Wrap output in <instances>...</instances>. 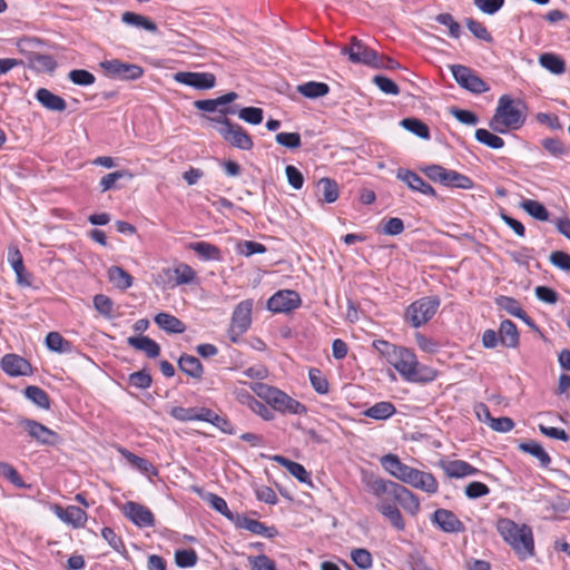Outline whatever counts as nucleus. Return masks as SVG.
<instances>
[{
  "instance_id": "1",
  "label": "nucleus",
  "mask_w": 570,
  "mask_h": 570,
  "mask_svg": "<svg viewBox=\"0 0 570 570\" xmlns=\"http://www.w3.org/2000/svg\"><path fill=\"white\" fill-rule=\"evenodd\" d=\"M363 483L366 490L375 498L387 495L395 503H399L406 512L415 515L420 510V500L405 487L390 480H384L373 474H365Z\"/></svg>"
},
{
  "instance_id": "2",
  "label": "nucleus",
  "mask_w": 570,
  "mask_h": 570,
  "mask_svg": "<svg viewBox=\"0 0 570 570\" xmlns=\"http://www.w3.org/2000/svg\"><path fill=\"white\" fill-rule=\"evenodd\" d=\"M373 347L407 381H419L417 360L415 354L405 347L396 346L387 341L376 340Z\"/></svg>"
},
{
  "instance_id": "3",
  "label": "nucleus",
  "mask_w": 570,
  "mask_h": 570,
  "mask_svg": "<svg viewBox=\"0 0 570 570\" xmlns=\"http://www.w3.org/2000/svg\"><path fill=\"white\" fill-rule=\"evenodd\" d=\"M497 530L521 558H527L534 552V542L530 527L519 525L508 518H502L497 523Z\"/></svg>"
},
{
  "instance_id": "4",
  "label": "nucleus",
  "mask_w": 570,
  "mask_h": 570,
  "mask_svg": "<svg viewBox=\"0 0 570 570\" xmlns=\"http://www.w3.org/2000/svg\"><path fill=\"white\" fill-rule=\"evenodd\" d=\"M525 121L522 110L513 99L503 95L498 101L495 112L489 121V127L498 134H505L510 129H519Z\"/></svg>"
},
{
  "instance_id": "5",
  "label": "nucleus",
  "mask_w": 570,
  "mask_h": 570,
  "mask_svg": "<svg viewBox=\"0 0 570 570\" xmlns=\"http://www.w3.org/2000/svg\"><path fill=\"white\" fill-rule=\"evenodd\" d=\"M219 114V116L213 117L210 120L220 125L217 128L220 136L236 148L242 150L252 149L254 144L250 136L239 125L232 124L226 118V115L235 114L234 108H222Z\"/></svg>"
},
{
  "instance_id": "6",
  "label": "nucleus",
  "mask_w": 570,
  "mask_h": 570,
  "mask_svg": "<svg viewBox=\"0 0 570 570\" xmlns=\"http://www.w3.org/2000/svg\"><path fill=\"white\" fill-rule=\"evenodd\" d=\"M440 299L435 296H426L413 302L405 312V318L413 327H420L428 323L436 313Z\"/></svg>"
},
{
  "instance_id": "7",
  "label": "nucleus",
  "mask_w": 570,
  "mask_h": 570,
  "mask_svg": "<svg viewBox=\"0 0 570 570\" xmlns=\"http://www.w3.org/2000/svg\"><path fill=\"white\" fill-rule=\"evenodd\" d=\"M341 55L347 56L352 63L364 65L373 68L377 66V51L370 48L356 37H351V45L341 48Z\"/></svg>"
},
{
  "instance_id": "8",
  "label": "nucleus",
  "mask_w": 570,
  "mask_h": 570,
  "mask_svg": "<svg viewBox=\"0 0 570 570\" xmlns=\"http://www.w3.org/2000/svg\"><path fill=\"white\" fill-rule=\"evenodd\" d=\"M450 69L455 81L465 90L473 94H483L490 90L488 83L471 68L463 65H452Z\"/></svg>"
},
{
  "instance_id": "9",
  "label": "nucleus",
  "mask_w": 570,
  "mask_h": 570,
  "mask_svg": "<svg viewBox=\"0 0 570 570\" xmlns=\"http://www.w3.org/2000/svg\"><path fill=\"white\" fill-rule=\"evenodd\" d=\"M100 67L108 77L119 80H136L144 73V69L140 66L122 62L119 59L104 60L100 62Z\"/></svg>"
},
{
  "instance_id": "10",
  "label": "nucleus",
  "mask_w": 570,
  "mask_h": 570,
  "mask_svg": "<svg viewBox=\"0 0 570 570\" xmlns=\"http://www.w3.org/2000/svg\"><path fill=\"white\" fill-rule=\"evenodd\" d=\"M403 472L404 474L400 481L428 493H435L438 491V481L431 473L420 471L409 465Z\"/></svg>"
},
{
  "instance_id": "11",
  "label": "nucleus",
  "mask_w": 570,
  "mask_h": 570,
  "mask_svg": "<svg viewBox=\"0 0 570 570\" xmlns=\"http://www.w3.org/2000/svg\"><path fill=\"white\" fill-rule=\"evenodd\" d=\"M19 425L28 432L30 438L41 444L56 445L60 442L58 433L35 420L22 419L19 421Z\"/></svg>"
},
{
  "instance_id": "12",
  "label": "nucleus",
  "mask_w": 570,
  "mask_h": 570,
  "mask_svg": "<svg viewBox=\"0 0 570 570\" xmlns=\"http://www.w3.org/2000/svg\"><path fill=\"white\" fill-rule=\"evenodd\" d=\"M253 301L246 299L240 302L234 309L230 325V336L235 341L234 335H240L247 331L252 323Z\"/></svg>"
},
{
  "instance_id": "13",
  "label": "nucleus",
  "mask_w": 570,
  "mask_h": 570,
  "mask_svg": "<svg viewBox=\"0 0 570 570\" xmlns=\"http://www.w3.org/2000/svg\"><path fill=\"white\" fill-rule=\"evenodd\" d=\"M174 79L197 90H208L216 85V77L212 72L179 71L174 75Z\"/></svg>"
},
{
  "instance_id": "14",
  "label": "nucleus",
  "mask_w": 570,
  "mask_h": 570,
  "mask_svg": "<svg viewBox=\"0 0 570 570\" xmlns=\"http://www.w3.org/2000/svg\"><path fill=\"white\" fill-rule=\"evenodd\" d=\"M301 297L295 291L284 289L275 293L267 301V308L274 313H288L297 308Z\"/></svg>"
},
{
  "instance_id": "15",
  "label": "nucleus",
  "mask_w": 570,
  "mask_h": 570,
  "mask_svg": "<svg viewBox=\"0 0 570 570\" xmlns=\"http://www.w3.org/2000/svg\"><path fill=\"white\" fill-rule=\"evenodd\" d=\"M376 499L379 500L376 503L377 511L390 522V524L395 530L404 531L406 524L396 503L387 495H383L382 498Z\"/></svg>"
},
{
  "instance_id": "16",
  "label": "nucleus",
  "mask_w": 570,
  "mask_h": 570,
  "mask_svg": "<svg viewBox=\"0 0 570 570\" xmlns=\"http://www.w3.org/2000/svg\"><path fill=\"white\" fill-rule=\"evenodd\" d=\"M122 511L139 528L154 527L155 524L153 512L140 503L128 501L125 503Z\"/></svg>"
},
{
  "instance_id": "17",
  "label": "nucleus",
  "mask_w": 570,
  "mask_h": 570,
  "mask_svg": "<svg viewBox=\"0 0 570 570\" xmlns=\"http://www.w3.org/2000/svg\"><path fill=\"white\" fill-rule=\"evenodd\" d=\"M431 520L444 532L454 533L464 531L463 522L450 510L436 509Z\"/></svg>"
},
{
  "instance_id": "18",
  "label": "nucleus",
  "mask_w": 570,
  "mask_h": 570,
  "mask_svg": "<svg viewBox=\"0 0 570 570\" xmlns=\"http://www.w3.org/2000/svg\"><path fill=\"white\" fill-rule=\"evenodd\" d=\"M234 524L236 528L248 530L254 534H259L268 539L276 537L278 533L276 528L267 527L263 522L250 519L243 514H238L234 518Z\"/></svg>"
},
{
  "instance_id": "19",
  "label": "nucleus",
  "mask_w": 570,
  "mask_h": 570,
  "mask_svg": "<svg viewBox=\"0 0 570 570\" xmlns=\"http://www.w3.org/2000/svg\"><path fill=\"white\" fill-rule=\"evenodd\" d=\"M1 368L10 376L29 375L32 373L30 363L17 354L4 355L1 360Z\"/></svg>"
},
{
  "instance_id": "20",
  "label": "nucleus",
  "mask_w": 570,
  "mask_h": 570,
  "mask_svg": "<svg viewBox=\"0 0 570 570\" xmlns=\"http://www.w3.org/2000/svg\"><path fill=\"white\" fill-rule=\"evenodd\" d=\"M269 405L279 412H287L292 414H302L306 411L305 405L294 400L283 391H276L275 395L272 397Z\"/></svg>"
},
{
  "instance_id": "21",
  "label": "nucleus",
  "mask_w": 570,
  "mask_h": 570,
  "mask_svg": "<svg viewBox=\"0 0 570 570\" xmlns=\"http://www.w3.org/2000/svg\"><path fill=\"white\" fill-rule=\"evenodd\" d=\"M53 511L62 522L73 528H82L87 521L86 512L77 505H68L67 508L55 505Z\"/></svg>"
},
{
  "instance_id": "22",
  "label": "nucleus",
  "mask_w": 570,
  "mask_h": 570,
  "mask_svg": "<svg viewBox=\"0 0 570 570\" xmlns=\"http://www.w3.org/2000/svg\"><path fill=\"white\" fill-rule=\"evenodd\" d=\"M396 177L405 183L409 188L415 191H420L424 195L435 196L434 188L424 181L416 173L411 170L400 169Z\"/></svg>"
},
{
  "instance_id": "23",
  "label": "nucleus",
  "mask_w": 570,
  "mask_h": 570,
  "mask_svg": "<svg viewBox=\"0 0 570 570\" xmlns=\"http://www.w3.org/2000/svg\"><path fill=\"white\" fill-rule=\"evenodd\" d=\"M127 343L135 350L144 352L149 358H156L160 354L159 344L148 336H130Z\"/></svg>"
},
{
  "instance_id": "24",
  "label": "nucleus",
  "mask_w": 570,
  "mask_h": 570,
  "mask_svg": "<svg viewBox=\"0 0 570 570\" xmlns=\"http://www.w3.org/2000/svg\"><path fill=\"white\" fill-rule=\"evenodd\" d=\"M36 99L48 110L50 111H65L67 108V102L63 98L58 95H55L50 90L46 88H40L36 92Z\"/></svg>"
},
{
  "instance_id": "25",
  "label": "nucleus",
  "mask_w": 570,
  "mask_h": 570,
  "mask_svg": "<svg viewBox=\"0 0 570 570\" xmlns=\"http://www.w3.org/2000/svg\"><path fill=\"white\" fill-rule=\"evenodd\" d=\"M237 98H238V95L234 91H230V92L223 95L216 99L196 100L194 102V106L198 110L214 112L216 110L219 111L222 108H227L226 105L229 102H233Z\"/></svg>"
},
{
  "instance_id": "26",
  "label": "nucleus",
  "mask_w": 570,
  "mask_h": 570,
  "mask_svg": "<svg viewBox=\"0 0 570 570\" xmlns=\"http://www.w3.org/2000/svg\"><path fill=\"white\" fill-rule=\"evenodd\" d=\"M495 304L501 309H504L510 315L524 321L527 324H531L532 323V320L522 309L520 303L515 298L510 297V296L501 295V296L495 298Z\"/></svg>"
},
{
  "instance_id": "27",
  "label": "nucleus",
  "mask_w": 570,
  "mask_h": 570,
  "mask_svg": "<svg viewBox=\"0 0 570 570\" xmlns=\"http://www.w3.org/2000/svg\"><path fill=\"white\" fill-rule=\"evenodd\" d=\"M154 321L159 328L170 334H180L186 331L185 324L179 318L168 313H158Z\"/></svg>"
},
{
  "instance_id": "28",
  "label": "nucleus",
  "mask_w": 570,
  "mask_h": 570,
  "mask_svg": "<svg viewBox=\"0 0 570 570\" xmlns=\"http://www.w3.org/2000/svg\"><path fill=\"white\" fill-rule=\"evenodd\" d=\"M178 367L181 372L191 379L200 380L203 377L204 367L196 356L183 354L178 358Z\"/></svg>"
},
{
  "instance_id": "29",
  "label": "nucleus",
  "mask_w": 570,
  "mask_h": 570,
  "mask_svg": "<svg viewBox=\"0 0 570 570\" xmlns=\"http://www.w3.org/2000/svg\"><path fill=\"white\" fill-rule=\"evenodd\" d=\"M443 470L450 478H463L468 475H475L479 470L470 463L462 460H454L443 463Z\"/></svg>"
},
{
  "instance_id": "30",
  "label": "nucleus",
  "mask_w": 570,
  "mask_h": 570,
  "mask_svg": "<svg viewBox=\"0 0 570 570\" xmlns=\"http://www.w3.org/2000/svg\"><path fill=\"white\" fill-rule=\"evenodd\" d=\"M121 21L127 26L144 29L151 33H156L158 31L157 24L154 21L142 14H138L131 11H125L121 14Z\"/></svg>"
},
{
  "instance_id": "31",
  "label": "nucleus",
  "mask_w": 570,
  "mask_h": 570,
  "mask_svg": "<svg viewBox=\"0 0 570 570\" xmlns=\"http://www.w3.org/2000/svg\"><path fill=\"white\" fill-rule=\"evenodd\" d=\"M519 450L534 456L542 468H548L551 463L550 455L537 441L530 440L528 442H522L519 444Z\"/></svg>"
},
{
  "instance_id": "32",
  "label": "nucleus",
  "mask_w": 570,
  "mask_h": 570,
  "mask_svg": "<svg viewBox=\"0 0 570 570\" xmlns=\"http://www.w3.org/2000/svg\"><path fill=\"white\" fill-rule=\"evenodd\" d=\"M274 461L284 466L299 482L311 483V475L302 464L291 461L282 455H275Z\"/></svg>"
},
{
  "instance_id": "33",
  "label": "nucleus",
  "mask_w": 570,
  "mask_h": 570,
  "mask_svg": "<svg viewBox=\"0 0 570 570\" xmlns=\"http://www.w3.org/2000/svg\"><path fill=\"white\" fill-rule=\"evenodd\" d=\"M500 342L507 347H517L519 344V332L515 324L510 320H504L499 328Z\"/></svg>"
},
{
  "instance_id": "34",
  "label": "nucleus",
  "mask_w": 570,
  "mask_h": 570,
  "mask_svg": "<svg viewBox=\"0 0 570 570\" xmlns=\"http://www.w3.org/2000/svg\"><path fill=\"white\" fill-rule=\"evenodd\" d=\"M442 185L446 187L462 188V189H471L473 187V181L470 177L462 175L455 170L446 169L443 174Z\"/></svg>"
},
{
  "instance_id": "35",
  "label": "nucleus",
  "mask_w": 570,
  "mask_h": 570,
  "mask_svg": "<svg viewBox=\"0 0 570 570\" xmlns=\"http://www.w3.org/2000/svg\"><path fill=\"white\" fill-rule=\"evenodd\" d=\"M396 412L395 406L387 401L377 402L371 407L366 409L363 414L367 417L381 421L387 420Z\"/></svg>"
},
{
  "instance_id": "36",
  "label": "nucleus",
  "mask_w": 570,
  "mask_h": 570,
  "mask_svg": "<svg viewBox=\"0 0 570 570\" xmlns=\"http://www.w3.org/2000/svg\"><path fill=\"white\" fill-rule=\"evenodd\" d=\"M297 91L306 98L316 99L326 96L330 87L324 82L307 81L297 86Z\"/></svg>"
},
{
  "instance_id": "37",
  "label": "nucleus",
  "mask_w": 570,
  "mask_h": 570,
  "mask_svg": "<svg viewBox=\"0 0 570 570\" xmlns=\"http://www.w3.org/2000/svg\"><path fill=\"white\" fill-rule=\"evenodd\" d=\"M29 67L40 72H52L57 63L52 56L37 53L29 57Z\"/></svg>"
},
{
  "instance_id": "38",
  "label": "nucleus",
  "mask_w": 570,
  "mask_h": 570,
  "mask_svg": "<svg viewBox=\"0 0 570 570\" xmlns=\"http://www.w3.org/2000/svg\"><path fill=\"white\" fill-rule=\"evenodd\" d=\"M108 278L119 289H127L132 285V277L119 266L108 269Z\"/></svg>"
},
{
  "instance_id": "39",
  "label": "nucleus",
  "mask_w": 570,
  "mask_h": 570,
  "mask_svg": "<svg viewBox=\"0 0 570 570\" xmlns=\"http://www.w3.org/2000/svg\"><path fill=\"white\" fill-rule=\"evenodd\" d=\"M189 248L193 249L199 257L207 261H219L220 259V250L217 246L206 243V242H197L191 243Z\"/></svg>"
},
{
  "instance_id": "40",
  "label": "nucleus",
  "mask_w": 570,
  "mask_h": 570,
  "mask_svg": "<svg viewBox=\"0 0 570 570\" xmlns=\"http://www.w3.org/2000/svg\"><path fill=\"white\" fill-rule=\"evenodd\" d=\"M381 464L391 475L397 480H401L404 474L403 470L407 468V465L401 462L399 456L395 454H386L382 456Z\"/></svg>"
},
{
  "instance_id": "41",
  "label": "nucleus",
  "mask_w": 570,
  "mask_h": 570,
  "mask_svg": "<svg viewBox=\"0 0 570 570\" xmlns=\"http://www.w3.org/2000/svg\"><path fill=\"white\" fill-rule=\"evenodd\" d=\"M381 464L391 475L397 480H401L404 474L403 470L407 468V465L401 462L399 456L395 454H386L382 456Z\"/></svg>"
},
{
  "instance_id": "42",
  "label": "nucleus",
  "mask_w": 570,
  "mask_h": 570,
  "mask_svg": "<svg viewBox=\"0 0 570 570\" xmlns=\"http://www.w3.org/2000/svg\"><path fill=\"white\" fill-rule=\"evenodd\" d=\"M24 396L41 409L50 407V400L46 391L36 385H29L24 389Z\"/></svg>"
},
{
  "instance_id": "43",
  "label": "nucleus",
  "mask_w": 570,
  "mask_h": 570,
  "mask_svg": "<svg viewBox=\"0 0 570 570\" xmlns=\"http://www.w3.org/2000/svg\"><path fill=\"white\" fill-rule=\"evenodd\" d=\"M540 65L554 75H561L566 70L564 61L554 53H542L539 58Z\"/></svg>"
},
{
  "instance_id": "44",
  "label": "nucleus",
  "mask_w": 570,
  "mask_h": 570,
  "mask_svg": "<svg viewBox=\"0 0 570 570\" xmlns=\"http://www.w3.org/2000/svg\"><path fill=\"white\" fill-rule=\"evenodd\" d=\"M204 499L214 510H216L217 512H219L234 523V518L237 517L238 514L233 513L228 509L227 502L222 497L215 493H207Z\"/></svg>"
},
{
  "instance_id": "45",
  "label": "nucleus",
  "mask_w": 570,
  "mask_h": 570,
  "mask_svg": "<svg viewBox=\"0 0 570 570\" xmlns=\"http://www.w3.org/2000/svg\"><path fill=\"white\" fill-rule=\"evenodd\" d=\"M120 453L132 466H135L140 472L148 474L151 471L153 474H156L154 465L147 459L140 458L126 449H121Z\"/></svg>"
},
{
  "instance_id": "46",
  "label": "nucleus",
  "mask_w": 570,
  "mask_h": 570,
  "mask_svg": "<svg viewBox=\"0 0 570 570\" xmlns=\"http://www.w3.org/2000/svg\"><path fill=\"white\" fill-rule=\"evenodd\" d=\"M521 207L533 218L546 222L549 219V212L539 202L532 199H525L521 203Z\"/></svg>"
},
{
  "instance_id": "47",
  "label": "nucleus",
  "mask_w": 570,
  "mask_h": 570,
  "mask_svg": "<svg viewBox=\"0 0 570 570\" xmlns=\"http://www.w3.org/2000/svg\"><path fill=\"white\" fill-rule=\"evenodd\" d=\"M401 125L404 129L413 132L414 135L422 139L430 138L429 127L417 118H405L401 121Z\"/></svg>"
},
{
  "instance_id": "48",
  "label": "nucleus",
  "mask_w": 570,
  "mask_h": 570,
  "mask_svg": "<svg viewBox=\"0 0 570 570\" xmlns=\"http://www.w3.org/2000/svg\"><path fill=\"white\" fill-rule=\"evenodd\" d=\"M475 139L492 149H500L504 146V140L501 137L483 128L476 129Z\"/></svg>"
},
{
  "instance_id": "49",
  "label": "nucleus",
  "mask_w": 570,
  "mask_h": 570,
  "mask_svg": "<svg viewBox=\"0 0 570 570\" xmlns=\"http://www.w3.org/2000/svg\"><path fill=\"white\" fill-rule=\"evenodd\" d=\"M318 188L322 190L323 200L331 204L338 197V186L335 180L330 178H322L318 181Z\"/></svg>"
},
{
  "instance_id": "50",
  "label": "nucleus",
  "mask_w": 570,
  "mask_h": 570,
  "mask_svg": "<svg viewBox=\"0 0 570 570\" xmlns=\"http://www.w3.org/2000/svg\"><path fill=\"white\" fill-rule=\"evenodd\" d=\"M46 345L53 352H68L70 351V343L65 340L58 332H50L46 337Z\"/></svg>"
},
{
  "instance_id": "51",
  "label": "nucleus",
  "mask_w": 570,
  "mask_h": 570,
  "mask_svg": "<svg viewBox=\"0 0 570 570\" xmlns=\"http://www.w3.org/2000/svg\"><path fill=\"white\" fill-rule=\"evenodd\" d=\"M465 24L470 32L478 39L483 40L488 43L493 41L491 33L488 31L487 27L472 18L465 20Z\"/></svg>"
},
{
  "instance_id": "52",
  "label": "nucleus",
  "mask_w": 570,
  "mask_h": 570,
  "mask_svg": "<svg viewBox=\"0 0 570 570\" xmlns=\"http://www.w3.org/2000/svg\"><path fill=\"white\" fill-rule=\"evenodd\" d=\"M542 147L553 157L561 158L569 153V149L558 138H546L541 141Z\"/></svg>"
},
{
  "instance_id": "53",
  "label": "nucleus",
  "mask_w": 570,
  "mask_h": 570,
  "mask_svg": "<svg viewBox=\"0 0 570 570\" xmlns=\"http://www.w3.org/2000/svg\"><path fill=\"white\" fill-rule=\"evenodd\" d=\"M197 560V553L193 549L177 550L175 553V561L179 568H191Z\"/></svg>"
},
{
  "instance_id": "54",
  "label": "nucleus",
  "mask_w": 570,
  "mask_h": 570,
  "mask_svg": "<svg viewBox=\"0 0 570 570\" xmlns=\"http://www.w3.org/2000/svg\"><path fill=\"white\" fill-rule=\"evenodd\" d=\"M308 377L313 389L317 393L326 394L328 392V382L318 368H311Z\"/></svg>"
},
{
  "instance_id": "55",
  "label": "nucleus",
  "mask_w": 570,
  "mask_h": 570,
  "mask_svg": "<svg viewBox=\"0 0 570 570\" xmlns=\"http://www.w3.org/2000/svg\"><path fill=\"white\" fill-rule=\"evenodd\" d=\"M128 382L131 386L146 390L151 385L153 379L147 370L134 372L129 375Z\"/></svg>"
},
{
  "instance_id": "56",
  "label": "nucleus",
  "mask_w": 570,
  "mask_h": 570,
  "mask_svg": "<svg viewBox=\"0 0 570 570\" xmlns=\"http://www.w3.org/2000/svg\"><path fill=\"white\" fill-rule=\"evenodd\" d=\"M263 114L261 108L245 107L238 111V117L250 125H258L263 121Z\"/></svg>"
},
{
  "instance_id": "57",
  "label": "nucleus",
  "mask_w": 570,
  "mask_h": 570,
  "mask_svg": "<svg viewBox=\"0 0 570 570\" xmlns=\"http://www.w3.org/2000/svg\"><path fill=\"white\" fill-rule=\"evenodd\" d=\"M68 78L75 85L78 86H90L95 82V76L85 69H73L68 73Z\"/></svg>"
},
{
  "instance_id": "58",
  "label": "nucleus",
  "mask_w": 570,
  "mask_h": 570,
  "mask_svg": "<svg viewBox=\"0 0 570 570\" xmlns=\"http://www.w3.org/2000/svg\"><path fill=\"white\" fill-rule=\"evenodd\" d=\"M275 140L277 144L289 149L299 148L302 145L301 135L298 132H279L276 135Z\"/></svg>"
},
{
  "instance_id": "59",
  "label": "nucleus",
  "mask_w": 570,
  "mask_h": 570,
  "mask_svg": "<svg viewBox=\"0 0 570 570\" xmlns=\"http://www.w3.org/2000/svg\"><path fill=\"white\" fill-rule=\"evenodd\" d=\"M373 83L377 86V88L386 94V95H397L400 92L399 86L390 78L376 75L373 77Z\"/></svg>"
},
{
  "instance_id": "60",
  "label": "nucleus",
  "mask_w": 570,
  "mask_h": 570,
  "mask_svg": "<svg viewBox=\"0 0 570 570\" xmlns=\"http://www.w3.org/2000/svg\"><path fill=\"white\" fill-rule=\"evenodd\" d=\"M435 20L448 27L449 28V35L452 37V38H459L460 35H461V26L459 22H456L454 20V18L452 17V14L450 13H440L435 17Z\"/></svg>"
},
{
  "instance_id": "61",
  "label": "nucleus",
  "mask_w": 570,
  "mask_h": 570,
  "mask_svg": "<svg viewBox=\"0 0 570 570\" xmlns=\"http://www.w3.org/2000/svg\"><path fill=\"white\" fill-rule=\"evenodd\" d=\"M102 538L109 543V546L119 553H125L126 548L119 535L115 533L111 528L105 527L101 530Z\"/></svg>"
},
{
  "instance_id": "62",
  "label": "nucleus",
  "mask_w": 570,
  "mask_h": 570,
  "mask_svg": "<svg viewBox=\"0 0 570 570\" xmlns=\"http://www.w3.org/2000/svg\"><path fill=\"white\" fill-rule=\"evenodd\" d=\"M351 558L353 562L363 570L372 567V554L366 549H354L351 552Z\"/></svg>"
},
{
  "instance_id": "63",
  "label": "nucleus",
  "mask_w": 570,
  "mask_h": 570,
  "mask_svg": "<svg viewBox=\"0 0 570 570\" xmlns=\"http://www.w3.org/2000/svg\"><path fill=\"white\" fill-rule=\"evenodd\" d=\"M253 570H276L275 562L265 554L248 557Z\"/></svg>"
},
{
  "instance_id": "64",
  "label": "nucleus",
  "mask_w": 570,
  "mask_h": 570,
  "mask_svg": "<svg viewBox=\"0 0 570 570\" xmlns=\"http://www.w3.org/2000/svg\"><path fill=\"white\" fill-rule=\"evenodd\" d=\"M549 261L556 267L570 272V255L562 250H556L550 254Z\"/></svg>"
}]
</instances>
